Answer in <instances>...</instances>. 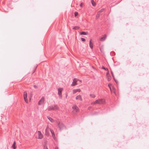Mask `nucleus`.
<instances>
[{"label":"nucleus","instance_id":"f257e3e1","mask_svg":"<svg viewBox=\"0 0 149 149\" xmlns=\"http://www.w3.org/2000/svg\"><path fill=\"white\" fill-rule=\"evenodd\" d=\"M47 109L49 111L51 110L56 111L59 110V108L57 105H54V106H50L48 107Z\"/></svg>","mask_w":149,"mask_h":149},{"label":"nucleus","instance_id":"f03ea898","mask_svg":"<svg viewBox=\"0 0 149 149\" xmlns=\"http://www.w3.org/2000/svg\"><path fill=\"white\" fill-rule=\"evenodd\" d=\"M72 108L73 109L72 112L73 114H76L79 111L78 107L76 105H73L72 107Z\"/></svg>","mask_w":149,"mask_h":149},{"label":"nucleus","instance_id":"7ed1b4c3","mask_svg":"<svg viewBox=\"0 0 149 149\" xmlns=\"http://www.w3.org/2000/svg\"><path fill=\"white\" fill-rule=\"evenodd\" d=\"M95 103L99 104H104L105 103V100L104 99H99L95 100Z\"/></svg>","mask_w":149,"mask_h":149},{"label":"nucleus","instance_id":"20e7f679","mask_svg":"<svg viewBox=\"0 0 149 149\" xmlns=\"http://www.w3.org/2000/svg\"><path fill=\"white\" fill-rule=\"evenodd\" d=\"M63 90V88H58V94L59 96V97L61 98L62 97V92Z\"/></svg>","mask_w":149,"mask_h":149},{"label":"nucleus","instance_id":"39448f33","mask_svg":"<svg viewBox=\"0 0 149 149\" xmlns=\"http://www.w3.org/2000/svg\"><path fill=\"white\" fill-rule=\"evenodd\" d=\"M57 123L58 124V127L60 130H62L66 128L65 127L62 123H58V122Z\"/></svg>","mask_w":149,"mask_h":149},{"label":"nucleus","instance_id":"423d86ee","mask_svg":"<svg viewBox=\"0 0 149 149\" xmlns=\"http://www.w3.org/2000/svg\"><path fill=\"white\" fill-rule=\"evenodd\" d=\"M27 93L26 91H24V93L23 97L24 101L26 103H28V100L27 98Z\"/></svg>","mask_w":149,"mask_h":149},{"label":"nucleus","instance_id":"0eeeda50","mask_svg":"<svg viewBox=\"0 0 149 149\" xmlns=\"http://www.w3.org/2000/svg\"><path fill=\"white\" fill-rule=\"evenodd\" d=\"M78 81H79L80 82H81V80L77 79L76 78H74L73 80V82L71 85V86H75V85H77V82Z\"/></svg>","mask_w":149,"mask_h":149},{"label":"nucleus","instance_id":"6e6552de","mask_svg":"<svg viewBox=\"0 0 149 149\" xmlns=\"http://www.w3.org/2000/svg\"><path fill=\"white\" fill-rule=\"evenodd\" d=\"M38 137L37 138L39 139H42L43 137V135L41 133V131H38L37 132Z\"/></svg>","mask_w":149,"mask_h":149},{"label":"nucleus","instance_id":"1a4fd4ad","mask_svg":"<svg viewBox=\"0 0 149 149\" xmlns=\"http://www.w3.org/2000/svg\"><path fill=\"white\" fill-rule=\"evenodd\" d=\"M45 100V97L43 96L42 97L41 99L39 100L38 102V104L39 105H41L44 103Z\"/></svg>","mask_w":149,"mask_h":149},{"label":"nucleus","instance_id":"9d476101","mask_svg":"<svg viewBox=\"0 0 149 149\" xmlns=\"http://www.w3.org/2000/svg\"><path fill=\"white\" fill-rule=\"evenodd\" d=\"M75 99L76 100L80 101H82L83 100L81 96L80 95H78L76 96Z\"/></svg>","mask_w":149,"mask_h":149},{"label":"nucleus","instance_id":"9b49d317","mask_svg":"<svg viewBox=\"0 0 149 149\" xmlns=\"http://www.w3.org/2000/svg\"><path fill=\"white\" fill-rule=\"evenodd\" d=\"M107 38V35L106 34H105L104 36L100 38V41H102L105 40Z\"/></svg>","mask_w":149,"mask_h":149},{"label":"nucleus","instance_id":"f8f14e48","mask_svg":"<svg viewBox=\"0 0 149 149\" xmlns=\"http://www.w3.org/2000/svg\"><path fill=\"white\" fill-rule=\"evenodd\" d=\"M73 93L74 94L75 93L77 92H80L81 91V90L80 89L78 88L76 89H73L72 90Z\"/></svg>","mask_w":149,"mask_h":149},{"label":"nucleus","instance_id":"ddd939ff","mask_svg":"<svg viewBox=\"0 0 149 149\" xmlns=\"http://www.w3.org/2000/svg\"><path fill=\"white\" fill-rule=\"evenodd\" d=\"M47 118L49 120V121L52 123H54L55 122V120L52 118L50 117L49 116H47Z\"/></svg>","mask_w":149,"mask_h":149},{"label":"nucleus","instance_id":"4468645a","mask_svg":"<svg viewBox=\"0 0 149 149\" xmlns=\"http://www.w3.org/2000/svg\"><path fill=\"white\" fill-rule=\"evenodd\" d=\"M50 130L52 134V136L53 138H55V135L54 131L52 130H51V129H50Z\"/></svg>","mask_w":149,"mask_h":149},{"label":"nucleus","instance_id":"2eb2a0df","mask_svg":"<svg viewBox=\"0 0 149 149\" xmlns=\"http://www.w3.org/2000/svg\"><path fill=\"white\" fill-rule=\"evenodd\" d=\"M15 144L16 142L15 141H14L12 146V148H13L14 149H16V148L17 147L15 146Z\"/></svg>","mask_w":149,"mask_h":149},{"label":"nucleus","instance_id":"dca6fc26","mask_svg":"<svg viewBox=\"0 0 149 149\" xmlns=\"http://www.w3.org/2000/svg\"><path fill=\"white\" fill-rule=\"evenodd\" d=\"M88 33L87 32H85L84 31H83V32H80V35H87L88 34Z\"/></svg>","mask_w":149,"mask_h":149},{"label":"nucleus","instance_id":"f3484780","mask_svg":"<svg viewBox=\"0 0 149 149\" xmlns=\"http://www.w3.org/2000/svg\"><path fill=\"white\" fill-rule=\"evenodd\" d=\"M91 39L89 42V46L90 47L91 49H93V44L91 42Z\"/></svg>","mask_w":149,"mask_h":149},{"label":"nucleus","instance_id":"a211bd4d","mask_svg":"<svg viewBox=\"0 0 149 149\" xmlns=\"http://www.w3.org/2000/svg\"><path fill=\"white\" fill-rule=\"evenodd\" d=\"M91 3L92 5L94 6H95L96 5V3L94 1V0H91Z\"/></svg>","mask_w":149,"mask_h":149},{"label":"nucleus","instance_id":"6ab92c4d","mask_svg":"<svg viewBox=\"0 0 149 149\" xmlns=\"http://www.w3.org/2000/svg\"><path fill=\"white\" fill-rule=\"evenodd\" d=\"M90 96L92 98H95L96 97L95 95L93 94H90Z\"/></svg>","mask_w":149,"mask_h":149},{"label":"nucleus","instance_id":"aec40b11","mask_svg":"<svg viewBox=\"0 0 149 149\" xmlns=\"http://www.w3.org/2000/svg\"><path fill=\"white\" fill-rule=\"evenodd\" d=\"M104 10V9L102 8L100 9L97 13L100 14Z\"/></svg>","mask_w":149,"mask_h":149},{"label":"nucleus","instance_id":"412c9836","mask_svg":"<svg viewBox=\"0 0 149 149\" xmlns=\"http://www.w3.org/2000/svg\"><path fill=\"white\" fill-rule=\"evenodd\" d=\"M107 78L108 81H110L111 79L110 76L109 75H107Z\"/></svg>","mask_w":149,"mask_h":149},{"label":"nucleus","instance_id":"4be33fe9","mask_svg":"<svg viewBox=\"0 0 149 149\" xmlns=\"http://www.w3.org/2000/svg\"><path fill=\"white\" fill-rule=\"evenodd\" d=\"M79 28V27L78 26H74L73 28L72 29L74 30H78Z\"/></svg>","mask_w":149,"mask_h":149},{"label":"nucleus","instance_id":"5701e85b","mask_svg":"<svg viewBox=\"0 0 149 149\" xmlns=\"http://www.w3.org/2000/svg\"><path fill=\"white\" fill-rule=\"evenodd\" d=\"M50 129H49V127L48 126H47V127L46 128V132H48V131L49 130H50Z\"/></svg>","mask_w":149,"mask_h":149},{"label":"nucleus","instance_id":"b1692460","mask_svg":"<svg viewBox=\"0 0 149 149\" xmlns=\"http://www.w3.org/2000/svg\"><path fill=\"white\" fill-rule=\"evenodd\" d=\"M100 14L97 13V15H96V18H99Z\"/></svg>","mask_w":149,"mask_h":149},{"label":"nucleus","instance_id":"393cba45","mask_svg":"<svg viewBox=\"0 0 149 149\" xmlns=\"http://www.w3.org/2000/svg\"><path fill=\"white\" fill-rule=\"evenodd\" d=\"M112 85V84H108V86L109 87L110 90L111 91V86Z\"/></svg>","mask_w":149,"mask_h":149},{"label":"nucleus","instance_id":"a878e982","mask_svg":"<svg viewBox=\"0 0 149 149\" xmlns=\"http://www.w3.org/2000/svg\"><path fill=\"white\" fill-rule=\"evenodd\" d=\"M81 39L82 41L83 42H85L86 41L85 39L83 38H81Z\"/></svg>","mask_w":149,"mask_h":149},{"label":"nucleus","instance_id":"bb28decb","mask_svg":"<svg viewBox=\"0 0 149 149\" xmlns=\"http://www.w3.org/2000/svg\"><path fill=\"white\" fill-rule=\"evenodd\" d=\"M95 104H97V103H95V102H92L91 103V104L92 105H94Z\"/></svg>","mask_w":149,"mask_h":149},{"label":"nucleus","instance_id":"cd10ccee","mask_svg":"<svg viewBox=\"0 0 149 149\" xmlns=\"http://www.w3.org/2000/svg\"><path fill=\"white\" fill-rule=\"evenodd\" d=\"M74 15L75 16H76L78 15V13L77 12H75L74 13Z\"/></svg>","mask_w":149,"mask_h":149},{"label":"nucleus","instance_id":"c85d7f7f","mask_svg":"<svg viewBox=\"0 0 149 149\" xmlns=\"http://www.w3.org/2000/svg\"><path fill=\"white\" fill-rule=\"evenodd\" d=\"M44 149H48L47 147L46 146H44Z\"/></svg>","mask_w":149,"mask_h":149},{"label":"nucleus","instance_id":"c756f323","mask_svg":"<svg viewBox=\"0 0 149 149\" xmlns=\"http://www.w3.org/2000/svg\"><path fill=\"white\" fill-rule=\"evenodd\" d=\"M102 68L104 70H106V69L104 67H102Z\"/></svg>","mask_w":149,"mask_h":149},{"label":"nucleus","instance_id":"7c9ffc66","mask_svg":"<svg viewBox=\"0 0 149 149\" xmlns=\"http://www.w3.org/2000/svg\"><path fill=\"white\" fill-rule=\"evenodd\" d=\"M34 88H37V86H36V85H34Z\"/></svg>","mask_w":149,"mask_h":149},{"label":"nucleus","instance_id":"2f4dec72","mask_svg":"<svg viewBox=\"0 0 149 149\" xmlns=\"http://www.w3.org/2000/svg\"><path fill=\"white\" fill-rule=\"evenodd\" d=\"M83 3H81L80 4V6L81 7H82V6Z\"/></svg>","mask_w":149,"mask_h":149},{"label":"nucleus","instance_id":"473e14b6","mask_svg":"<svg viewBox=\"0 0 149 149\" xmlns=\"http://www.w3.org/2000/svg\"><path fill=\"white\" fill-rule=\"evenodd\" d=\"M36 67H36V68H35V70H34V71L33 72V73H34V72H35V71L36 70Z\"/></svg>","mask_w":149,"mask_h":149},{"label":"nucleus","instance_id":"72a5a7b5","mask_svg":"<svg viewBox=\"0 0 149 149\" xmlns=\"http://www.w3.org/2000/svg\"><path fill=\"white\" fill-rule=\"evenodd\" d=\"M55 149H58V147H56V148H55Z\"/></svg>","mask_w":149,"mask_h":149}]
</instances>
